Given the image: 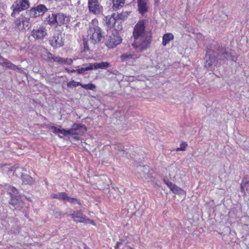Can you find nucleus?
Instances as JSON below:
<instances>
[{
  "instance_id": "7ed1b4c3",
  "label": "nucleus",
  "mask_w": 249,
  "mask_h": 249,
  "mask_svg": "<svg viewBox=\"0 0 249 249\" xmlns=\"http://www.w3.org/2000/svg\"><path fill=\"white\" fill-rule=\"evenodd\" d=\"M118 16L113 14L111 16L105 17L104 21L107 26L109 28H114L116 31H120L123 29L122 21L117 18Z\"/></svg>"
},
{
  "instance_id": "de8ad7c7",
  "label": "nucleus",
  "mask_w": 249,
  "mask_h": 249,
  "mask_svg": "<svg viewBox=\"0 0 249 249\" xmlns=\"http://www.w3.org/2000/svg\"><path fill=\"white\" fill-rule=\"evenodd\" d=\"M232 60L236 61V57L232 58Z\"/></svg>"
},
{
  "instance_id": "393cba45",
  "label": "nucleus",
  "mask_w": 249,
  "mask_h": 249,
  "mask_svg": "<svg viewBox=\"0 0 249 249\" xmlns=\"http://www.w3.org/2000/svg\"><path fill=\"white\" fill-rule=\"evenodd\" d=\"M92 70L91 63H88L84 65V67H81L79 69H76V72L78 74L84 73L86 71Z\"/></svg>"
},
{
  "instance_id": "c9c22d12",
  "label": "nucleus",
  "mask_w": 249,
  "mask_h": 249,
  "mask_svg": "<svg viewBox=\"0 0 249 249\" xmlns=\"http://www.w3.org/2000/svg\"><path fill=\"white\" fill-rule=\"evenodd\" d=\"M81 87L86 89L89 90H93L96 88L95 85L91 83L85 85L82 84Z\"/></svg>"
},
{
  "instance_id": "79ce46f5",
  "label": "nucleus",
  "mask_w": 249,
  "mask_h": 249,
  "mask_svg": "<svg viewBox=\"0 0 249 249\" xmlns=\"http://www.w3.org/2000/svg\"><path fill=\"white\" fill-rule=\"evenodd\" d=\"M66 199H67L68 201H69L71 202H74L75 201H77L75 199H74L73 198H71L67 196V197L66 198Z\"/></svg>"
},
{
  "instance_id": "c03bdc74",
  "label": "nucleus",
  "mask_w": 249,
  "mask_h": 249,
  "mask_svg": "<svg viewBox=\"0 0 249 249\" xmlns=\"http://www.w3.org/2000/svg\"><path fill=\"white\" fill-rule=\"evenodd\" d=\"M66 70H67V71L70 72H76V70H74V69L69 70L68 69H66Z\"/></svg>"
},
{
  "instance_id": "f8f14e48",
  "label": "nucleus",
  "mask_w": 249,
  "mask_h": 249,
  "mask_svg": "<svg viewBox=\"0 0 249 249\" xmlns=\"http://www.w3.org/2000/svg\"><path fill=\"white\" fill-rule=\"evenodd\" d=\"M71 218L76 222L79 223L86 222V216L81 211L74 212L71 214Z\"/></svg>"
},
{
  "instance_id": "9d476101",
  "label": "nucleus",
  "mask_w": 249,
  "mask_h": 249,
  "mask_svg": "<svg viewBox=\"0 0 249 249\" xmlns=\"http://www.w3.org/2000/svg\"><path fill=\"white\" fill-rule=\"evenodd\" d=\"M122 42V38L120 36L112 35L110 36L106 43L108 48H113Z\"/></svg>"
},
{
  "instance_id": "bb28decb",
  "label": "nucleus",
  "mask_w": 249,
  "mask_h": 249,
  "mask_svg": "<svg viewBox=\"0 0 249 249\" xmlns=\"http://www.w3.org/2000/svg\"><path fill=\"white\" fill-rule=\"evenodd\" d=\"M47 21L48 23L50 25L54 26L57 25L56 15L53 14L50 15L47 18Z\"/></svg>"
},
{
  "instance_id": "0eeeda50",
  "label": "nucleus",
  "mask_w": 249,
  "mask_h": 249,
  "mask_svg": "<svg viewBox=\"0 0 249 249\" xmlns=\"http://www.w3.org/2000/svg\"><path fill=\"white\" fill-rule=\"evenodd\" d=\"M48 9L43 4H39L36 6L32 7L29 11V14L31 18H36L43 15Z\"/></svg>"
},
{
  "instance_id": "72a5a7b5",
  "label": "nucleus",
  "mask_w": 249,
  "mask_h": 249,
  "mask_svg": "<svg viewBox=\"0 0 249 249\" xmlns=\"http://www.w3.org/2000/svg\"><path fill=\"white\" fill-rule=\"evenodd\" d=\"M188 144L187 142H182L180 144V147L176 149L177 151H184L186 149V147Z\"/></svg>"
},
{
  "instance_id": "4be33fe9",
  "label": "nucleus",
  "mask_w": 249,
  "mask_h": 249,
  "mask_svg": "<svg viewBox=\"0 0 249 249\" xmlns=\"http://www.w3.org/2000/svg\"><path fill=\"white\" fill-rule=\"evenodd\" d=\"M53 59L54 62L60 64L71 65L73 62V60L71 58H64L59 56H54Z\"/></svg>"
},
{
  "instance_id": "c756f323",
  "label": "nucleus",
  "mask_w": 249,
  "mask_h": 249,
  "mask_svg": "<svg viewBox=\"0 0 249 249\" xmlns=\"http://www.w3.org/2000/svg\"><path fill=\"white\" fill-rule=\"evenodd\" d=\"M15 27L19 31L24 30L23 26H22V20L20 19H17L15 21Z\"/></svg>"
},
{
  "instance_id": "2f4dec72",
  "label": "nucleus",
  "mask_w": 249,
  "mask_h": 249,
  "mask_svg": "<svg viewBox=\"0 0 249 249\" xmlns=\"http://www.w3.org/2000/svg\"><path fill=\"white\" fill-rule=\"evenodd\" d=\"M129 14V12H123L121 14H116L118 16V17L117 18L118 19H119V21H121L122 20H124L126 19V18L127 17L128 15Z\"/></svg>"
},
{
  "instance_id": "ddd939ff",
  "label": "nucleus",
  "mask_w": 249,
  "mask_h": 249,
  "mask_svg": "<svg viewBox=\"0 0 249 249\" xmlns=\"http://www.w3.org/2000/svg\"><path fill=\"white\" fill-rule=\"evenodd\" d=\"M88 5L90 11L95 14L100 12V7L97 0H89Z\"/></svg>"
},
{
  "instance_id": "ea45409f",
  "label": "nucleus",
  "mask_w": 249,
  "mask_h": 249,
  "mask_svg": "<svg viewBox=\"0 0 249 249\" xmlns=\"http://www.w3.org/2000/svg\"><path fill=\"white\" fill-rule=\"evenodd\" d=\"M164 182L166 184V185L170 188V189H171V188L174 184H173L171 182L167 181L166 180H164Z\"/></svg>"
},
{
  "instance_id": "39448f33",
  "label": "nucleus",
  "mask_w": 249,
  "mask_h": 249,
  "mask_svg": "<svg viewBox=\"0 0 249 249\" xmlns=\"http://www.w3.org/2000/svg\"><path fill=\"white\" fill-rule=\"evenodd\" d=\"M30 5L29 0H16L11 7L13 10L11 15L14 16L15 14H18L20 12L28 9Z\"/></svg>"
},
{
  "instance_id": "a18cd8bd",
  "label": "nucleus",
  "mask_w": 249,
  "mask_h": 249,
  "mask_svg": "<svg viewBox=\"0 0 249 249\" xmlns=\"http://www.w3.org/2000/svg\"><path fill=\"white\" fill-rule=\"evenodd\" d=\"M229 56V54L228 53L226 52L224 56L225 58L226 59H230Z\"/></svg>"
},
{
  "instance_id": "6e6552de",
  "label": "nucleus",
  "mask_w": 249,
  "mask_h": 249,
  "mask_svg": "<svg viewBox=\"0 0 249 249\" xmlns=\"http://www.w3.org/2000/svg\"><path fill=\"white\" fill-rule=\"evenodd\" d=\"M31 36L36 39H42L47 36V30L44 26L37 27L32 30Z\"/></svg>"
},
{
  "instance_id": "cd10ccee",
  "label": "nucleus",
  "mask_w": 249,
  "mask_h": 249,
  "mask_svg": "<svg viewBox=\"0 0 249 249\" xmlns=\"http://www.w3.org/2000/svg\"><path fill=\"white\" fill-rule=\"evenodd\" d=\"M172 192L174 194L178 195H185V193L181 188L174 184L171 189H170Z\"/></svg>"
},
{
  "instance_id": "2eb2a0df",
  "label": "nucleus",
  "mask_w": 249,
  "mask_h": 249,
  "mask_svg": "<svg viewBox=\"0 0 249 249\" xmlns=\"http://www.w3.org/2000/svg\"><path fill=\"white\" fill-rule=\"evenodd\" d=\"M138 9L141 14L148 11V0H138Z\"/></svg>"
},
{
  "instance_id": "6ab92c4d",
  "label": "nucleus",
  "mask_w": 249,
  "mask_h": 249,
  "mask_svg": "<svg viewBox=\"0 0 249 249\" xmlns=\"http://www.w3.org/2000/svg\"><path fill=\"white\" fill-rule=\"evenodd\" d=\"M139 171H141V176L142 178H144L145 179L149 180L151 179L150 176L148 175L149 173V167L147 166H140L138 168Z\"/></svg>"
},
{
  "instance_id": "58836bf2",
  "label": "nucleus",
  "mask_w": 249,
  "mask_h": 249,
  "mask_svg": "<svg viewBox=\"0 0 249 249\" xmlns=\"http://www.w3.org/2000/svg\"><path fill=\"white\" fill-rule=\"evenodd\" d=\"M5 20V18L3 14L0 13V24L3 23Z\"/></svg>"
},
{
  "instance_id": "c85d7f7f",
  "label": "nucleus",
  "mask_w": 249,
  "mask_h": 249,
  "mask_svg": "<svg viewBox=\"0 0 249 249\" xmlns=\"http://www.w3.org/2000/svg\"><path fill=\"white\" fill-rule=\"evenodd\" d=\"M169 176L171 178H175L179 170L175 166H172L169 168Z\"/></svg>"
},
{
  "instance_id": "f704fd0d",
  "label": "nucleus",
  "mask_w": 249,
  "mask_h": 249,
  "mask_svg": "<svg viewBox=\"0 0 249 249\" xmlns=\"http://www.w3.org/2000/svg\"><path fill=\"white\" fill-rule=\"evenodd\" d=\"M69 87H76L79 86H81L82 84L78 82H76L74 80L70 81L67 84Z\"/></svg>"
},
{
  "instance_id": "aec40b11",
  "label": "nucleus",
  "mask_w": 249,
  "mask_h": 249,
  "mask_svg": "<svg viewBox=\"0 0 249 249\" xmlns=\"http://www.w3.org/2000/svg\"><path fill=\"white\" fill-rule=\"evenodd\" d=\"M56 15L57 25H61L67 23L69 20V17L63 14L59 13Z\"/></svg>"
},
{
  "instance_id": "a878e982",
  "label": "nucleus",
  "mask_w": 249,
  "mask_h": 249,
  "mask_svg": "<svg viewBox=\"0 0 249 249\" xmlns=\"http://www.w3.org/2000/svg\"><path fill=\"white\" fill-rule=\"evenodd\" d=\"M22 181L26 184H32L34 183V179L28 175H23L21 176Z\"/></svg>"
},
{
  "instance_id": "473e14b6",
  "label": "nucleus",
  "mask_w": 249,
  "mask_h": 249,
  "mask_svg": "<svg viewBox=\"0 0 249 249\" xmlns=\"http://www.w3.org/2000/svg\"><path fill=\"white\" fill-rule=\"evenodd\" d=\"M53 56H53L52 53L47 52V51H45V54L42 56L43 58L47 61H49L51 59H53Z\"/></svg>"
},
{
  "instance_id": "423d86ee",
  "label": "nucleus",
  "mask_w": 249,
  "mask_h": 249,
  "mask_svg": "<svg viewBox=\"0 0 249 249\" xmlns=\"http://www.w3.org/2000/svg\"><path fill=\"white\" fill-rule=\"evenodd\" d=\"M6 189L11 197L9 202L10 204L13 206L19 204L20 196L18 195V190L15 187L11 186H8Z\"/></svg>"
},
{
  "instance_id": "49530a36",
  "label": "nucleus",
  "mask_w": 249,
  "mask_h": 249,
  "mask_svg": "<svg viewBox=\"0 0 249 249\" xmlns=\"http://www.w3.org/2000/svg\"><path fill=\"white\" fill-rule=\"evenodd\" d=\"M123 149V147L122 146H118V150L120 151H122Z\"/></svg>"
},
{
  "instance_id": "e433bc0d",
  "label": "nucleus",
  "mask_w": 249,
  "mask_h": 249,
  "mask_svg": "<svg viewBox=\"0 0 249 249\" xmlns=\"http://www.w3.org/2000/svg\"><path fill=\"white\" fill-rule=\"evenodd\" d=\"M249 184V182L245 179H243L241 183V191L242 192H244V188L247 187Z\"/></svg>"
},
{
  "instance_id": "1a4fd4ad",
  "label": "nucleus",
  "mask_w": 249,
  "mask_h": 249,
  "mask_svg": "<svg viewBox=\"0 0 249 249\" xmlns=\"http://www.w3.org/2000/svg\"><path fill=\"white\" fill-rule=\"evenodd\" d=\"M205 59L206 62L204 64V67L210 71L214 70L217 63L215 56L208 53L205 56Z\"/></svg>"
},
{
  "instance_id": "f03ea898",
  "label": "nucleus",
  "mask_w": 249,
  "mask_h": 249,
  "mask_svg": "<svg viewBox=\"0 0 249 249\" xmlns=\"http://www.w3.org/2000/svg\"><path fill=\"white\" fill-rule=\"evenodd\" d=\"M101 29L98 26V20L93 19L89 23L87 31V39L92 44H97L104 40Z\"/></svg>"
},
{
  "instance_id": "f257e3e1",
  "label": "nucleus",
  "mask_w": 249,
  "mask_h": 249,
  "mask_svg": "<svg viewBox=\"0 0 249 249\" xmlns=\"http://www.w3.org/2000/svg\"><path fill=\"white\" fill-rule=\"evenodd\" d=\"M134 41L133 47L137 52H142L146 50L150 46L151 36L145 31L144 21H139L134 27L133 32Z\"/></svg>"
},
{
  "instance_id": "5701e85b",
  "label": "nucleus",
  "mask_w": 249,
  "mask_h": 249,
  "mask_svg": "<svg viewBox=\"0 0 249 249\" xmlns=\"http://www.w3.org/2000/svg\"><path fill=\"white\" fill-rule=\"evenodd\" d=\"M174 39V36L171 33H167L162 37V45L165 46L169 42Z\"/></svg>"
},
{
  "instance_id": "b1692460",
  "label": "nucleus",
  "mask_w": 249,
  "mask_h": 249,
  "mask_svg": "<svg viewBox=\"0 0 249 249\" xmlns=\"http://www.w3.org/2000/svg\"><path fill=\"white\" fill-rule=\"evenodd\" d=\"M112 8L117 10L122 8L124 4V0H112Z\"/></svg>"
},
{
  "instance_id": "37998d69",
  "label": "nucleus",
  "mask_w": 249,
  "mask_h": 249,
  "mask_svg": "<svg viewBox=\"0 0 249 249\" xmlns=\"http://www.w3.org/2000/svg\"><path fill=\"white\" fill-rule=\"evenodd\" d=\"M121 244H122V242H117L116 245L115 246V249H118L119 248V246Z\"/></svg>"
},
{
  "instance_id": "412c9836",
  "label": "nucleus",
  "mask_w": 249,
  "mask_h": 249,
  "mask_svg": "<svg viewBox=\"0 0 249 249\" xmlns=\"http://www.w3.org/2000/svg\"><path fill=\"white\" fill-rule=\"evenodd\" d=\"M0 65L2 66L6 67L12 70H16L17 68V66L13 64H12L11 62L8 61V60L3 58L0 55Z\"/></svg>"
},
{
  "instance_id": "09e8293b",
  "label": "nucleus",
  "mask_w": 249,
  "mask_h": 249,
  "mask_svg": "<svg viewBox=\"0 0 249 249\" xmlns=\"http://www.w3.org/2000/svg\"><path fill=\"white\" fill-rule=\"evenodd\" d=\"M20 169L19 168H18L16 169V171H18V170H19Z\"/></svg>"
},
{
  "instance_id": "20e7f679",
  "label": "nucleus",
  "mask_w": 249,
  "mask_h": 249,
  "mask_svg": "<svg viewBox=\"0 0 249 249\" xmlns=\"http://www.w3.org/2000/svg\"><path fill=\"white\" fill-rule=\"evenodd\" d=\"M70 133L69 137L74 139L76 140H79V136L83 135L86 131L87 127L85 125L81 124H74L69 129Z\"/></svg>"
},
{
  "instance_id": "a19ab883",
  "label": "nucleus",
  "mask_w": 249,
  "mask_h": 249,
  "mask_svg": "<svg viewBox=\"0 0 249 249\" xmlns=\"http://www.w3.org/2000/svg\"><path fill=\"white\" fill-rule=\"evenodd\" d=\"M84 223H89L93 225H95V223L93 220H90V219L87 217H86V222H85Z\"/></svg>"
},
{
  "instance_id": "4468645a",
  "label": "nucleus",
  "mask_w": 249,
  "mask_h": 249,
  "mask_svg": "<svg viewBox=\"0 0 249 249\" xmlns=\"http://www.w3.org/2000/svg\"><path fill=\"white\" fill-rule=\"evenodd\" d=\"M51 130L54 133L58 135L60 138H63L64 136L69 137L70 134L69 129L57 128L55 126H52Z\"/></svg>"
},
{
  "instance_id": "7c9ffc66",
  "label": "nucleus",
  "mask_w": 249,
  "mask_h": 249,
  "mask_svg": "<svg viewBox=\"0 0 249 249\" xmlns=\"http://www.w3.org/2000/svg\"><path fill=\"white\" fill-rule=\"evenodd\" d=\"M53 197L57 198L60 200H65L67 197V195L64 193H61L58 194H54L53 195Z\"/></svg>"
},
{
  "instance_id": "9b49d317",
  "label": "nucleus",
  "mask_w": 249,
  "mask_h": 249,
  "mask_svg": "<svg viewBox=\"0 0 249 249\" xmlns=\"http://www.w3.org/2000/svg\"><path fill=\"white\" fill-rule=\"evenodd\" d=\"M50 44L54 48H58L62 47L64 42L61 35H54L50 40Z\"/></svg>"
},
{
  "instance_id": "dca6fc26",
  "label": "nucleus",
  "mask_w": 249,
  "mask_h": 249,
  "mask_svg": "<svg viewBox=\"0 0 249 249\" xmlns=\"http://www.w3.org/2000/svg\"><path fill=\"white\" fill-rule=\"evenodd\" d=\"M91 67L93 70L98 69H106L107 68L110 67V64L108 62H101L91 63Z\"/></svg>"
},
{
  "instance_id": "a211bd4d",
  "label": "nucleus",
  "mask_w": 249,
  "mask_h": 249,
  "mask_svg": "<svg viewBox=\"0 0 249 249\" xmlns=\"http://www.w3.org/2000/svg\"><path fill=\"white\" fill-rule=\"evenodd\" d=\"M138 58V56L134 53H124L121 56L122 61L126 63L130 62L131 60H134Z\"/></svg>"
},
{
  "instance_id": "f3484780",
  "label": "nucleus",
  "mask_w": 249,
  "mask_h": 249,
  "mask_svg": "<svg viewBox=\"0 0 249 249\" xmlns=\"http://www.w3.org/2000/svg\"><path fill=\"white\" fill-rule=\"evenodd\" d=\"M110 180L109 178L105 176H103L98 181V184L100 189H104L109 184Z\"/></svg>"
},
{
  "instance_id": "4c0bfd02",
  "label": "nucleus",
  "mask_w": 249,
  "mask_h": 249,
  "mask_svg": "<svg viewBox=\"0 0 249 249\" xmlns=\"http://www.w3.org/2000/svg\"><path fill=\"white\" fill-rule=\"evenodd\" d=\"M22 26L24 28V30L25 29L26 27H28L29 21L28 20L25 19H22Z\"/></svg>"
}]
</instances>
